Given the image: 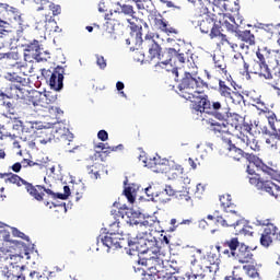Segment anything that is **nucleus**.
<instances>
[{
	"label": "nucleus",
	"mask_w": 280,
	"mask_h": 280,
	"mask_svg": "<svg viewBox=\"0 0 280 280\" xmlns=\"http://www.w3.org/2000/svg\"><path fill=\"white\" fill-rule=\"evenodd\" d=\"M171 171L173 172V176H180L182 174H185V168L180 166V164L171 163Z\"/></svg>",
	"instance_id": "50"
},
{
	"label": "nucleus",
	"mask_w": 280,
	"mask_h": 280,
	"mask_svg": "<svg viewBox=\"0 0 280 280\" xmlns=\"http://www.w3.org/2000/svg\"><path fill=\"white\" fill-rule=\"evenodd\" d=\"M218 25L221 27H225L228 32H234L235 34L240 30L238 24H231V15L225 13H218Z\"/></svg>",
	"instance_id": "23"
},
{
	"label": "nucleus",
	"mask_w": 280,
	"mask_h": 280,
	"mask_svg": "<svg viewBox=\"0 0 280 280\" xmlns=\"http://www.w3.org/2000/svg\"><path fill=\"white\" fill-rule=\"evenodd\" d=\"M151 20L154 23V27H156V30H160V32L167 34V36H170V34H178L177 28L171 26L170 22H167V20H165V18H163V14H161L160 12L152 13Z\"/></svg>",
	"instance_id": "15"
},
{
	"label": "nucleus",
	"mask_w": 280,
	"mask_h": 280,
	"mask_svg": "<svg viewBox=\"0 0 280 280\" xmlns=\"http://www.w3.org/2000/svg\"><path fill=\"white\" fill-rule=\"evenodd\" d=\"M160 3H164L166 8H175L176 10H180V7H176L174 2L170 0H160Z\"/></svg>",
	"instance_id": "62"
},
{
	"label": "nucleus",
	"mask_w": 280,
	"mask_h": 280,
	"mask_svg": "<svg viewBox=\"0 0 280 280\" xmlns=\"http://www.w3.org/2000/svg\"><path fill=\"white\" fill-rule=\"evenodd\" d=\"M217 224H221V226H240V224H244V220L236 219V222L233 224L226 223V220L222 217H217Z\"/></svg>",
	"instance_id": "49"
},
{
	"label": "nucleus",
	"mask_w": 280,
	"mask_h": 280,
	"mask_svg": "<svg viewBox=\"0 0 280 280\" xmlns=\"http://www.w3.org/2000/svg\"><path fill=\"white\" fill-rule=\"evenodd\" d=\"M202 89H209V84L202 79L194 77L190 72H185L177 86V93L179 97L187 100L202 91Z\"/></svg>",
	"instance_id": "5"
},
{
	"label": "nucleus",
	"mask_w": 280,
	"mask_h": 280,
	"mask_svg": "<svg viewBox=\"0 0 280 280\" xmlns=\"http://www.w3.org/2000/svg\"><path fill=\"white\" fill-rule=\"evenodd\" d=\"M229 150V156L230 159H233V161H242V159H246V161L249 163L246 167L247 174L249 176H257V172H262V174H266L267 176H280V170L277 166H268L266 163H264V160L261 158L253 154V153H246L244 150L237 148L232 140L230 142H225Z\"/></svg>",
	"instance_id": "3"
},
{
	"label": "nucleus",
	"mask_w": 280,
	"mask_h": 280,
	"mask_svg": "<svg viewBox=\"0 0 280 280\" xmlns=\"http://www.w3.org/2000/svg\"><path fill=\"white\" fill-rule=\"evenodd\" d=\"M142 163H144V167H148L154 174L172 172V162L167 159H161V156L142 160Z\"/></svg>",
	"instance_id": "11"
},
{
	"label": "nucleus",
	"mask_w": 280,
	"mask_h": 280,
	"mask_svg": "<svg viewBox=\"0 0 280 280\" xmlns=\"http://www.w3.org/2000/svg\"><path fill=\"white\" fill-rule=\"evenodd\" d=\"M177 198H178V200H185V202H189V200H191L189 192H179Z\"/></svg>",
	"instance_id": "61"
},
{
	"label": "nucleus",
	"mask_w": 280,
	"mask_h": 280,
	"mask_svg": "<svg viewBox=\"0 0 280 280\" xmlns=\"http://www.w3.org/2000/svg\"><path fill=\"white\" fill-rule=\"evenodd\" d=\"M212 115L215 119H219V121H224L226 117H229V108L228 107H222V103L220 102H212L211 104V109Z\"/></svg>",
	"instance_id": "26"
},
{
	"label": "nucleus",
	"mask_w": 280,
	"mask_h": 280,
	"mask_svg": "<svg viewBox=\"0 0 280 280\" xmlns=\"http://www.w3.org/2000/svg\"><path fill=\"white\" fill-rule=\"evenodd\" d=\"M260 244H261V246H265V248H268V246H270V244H272V230L271 229H265V231L260 237Z\"/></svg>",
	"instance_id": "41"
},
{
	"label": "nucleus",
	"mask_w": 280,
	"mask_h": 280,
	"mask_svg": "<svg viewBox=\"0 0 280 280\" xmlns=\"http://www.w3.org/2000/svg\"><path fill=\"white\" fill-rule=\"evenodd\" d=\"M223 121L226 122V125L229 126V128H231L233 132V130H240V126L244 121V118L235 113L229 114L228 109V116L225 117V119H223Z\"/></svg>",
	"instance_id": "29"
},
{
	"label": "nucleus",
	"mask_w": 280,
	"mask_h": 280,
	"mask_svg": "<svg viewBox=\"0 0 280 280\" xmlns=\"http://www.w3.org/2000/svg\"><path fill=\"white\" fill-rule=\"evenodd\" d=\"M272 230H271V237H276V240L278 242H280V232L279 229L275 225H271Z\"/></svg>",
	"instance_id": "60"
},
{
	"label": "nucleus",
	"mask_w": 280,
	"mask_h": 280,
	"mask_svg": "<svg viewBox=\"0 0 280 280\" xmlns=\"http://www.w3.org/2000/svg\"><path fill=\"white\" fill-rule=\"evenodd\" d=\"M130 213V215H128ZM126 215H128L129 220L127 221V224H130V226H154V220H144L143 213L137 212V211H130L126 212Z\"/></svg>",
	"instance_id": "19"
},
{
	"label": "nucleus",
	"mask_w": 280,
	"mask_h": 280,
	"mask_svg": "<svg viewBox=\"0 0 280 280\" xmlns=\"http://www.w3.org/2000/svg\"><path fill=\"white\" fill-rule=\"evenodd\" d=\"M256 58L250 65V73L262 80H275L272 71L280 65L279 50H272L268 46L258 47Z\"/></svg>",
	"instance_id": "2"
},
{
	"label": "nucleus",
	"mask_w": 280,
	"mask_h": 280,
	"mask_svg": "<svg viewBox=\"0 0 280 280\" xmlns=\"http://www.w3.org/2000/svg\"><path fill=\"white\" fill-rule=\"evenodd\" d=\"M213 10V4L211 2H208L206 5L202 4L200 7V14L203 16H210V15H218V13L211 12Z\"/></svg>",
	"instance_id": "47"
},
{
	"label": "nucleus",
	"mask_w": 280,
	"mask_h": 280,
	"mask_svg": "<svg viewBox=\"0 0 280 280\" xmlns=\"http://www.w3.org/2000/svg\"><path fill=\"white\" fill-rule=\"evenodd\" d=\"M12 235L13 237H21V240H25L26 242H30V236L25 235V233L19 231L16 228H12Z\"/></svg>",
	"instance_id": "51"
},
{
	"label": "nucleus",
	"mask_w": 280,
	"mask_h": 280,
	"mask_svg": "<svg viewBox=\"0 0 280 280\" xmlns=\"http://www.w3.org/2000/svg\"><path fill=\"white\" fill-rule=\"evenodd\" d=\"M192 56H194V54H191V51H189V50L184 51L183 49H178V50H176V54L174 55V62H176V60H178L180 65H185V62H189V59Z\"/></svg>",
	"instance_id": "38"
},
{
	"label": "nucleus",
	"mask_w": 280,
	"mask_h": 280,
	"mask_svg": "<svg viewBox=\"0 0 280 280\" xmlns=\"http://www.w3.org/2000/svg\"><path fill=\"white\" fill-rule=\"evenodd\" d=\"M51 139H54V131L50 128H45L38 132L36 142L47 145V143H51Z\"/></svg>",
	"instance_id": "35"
},
{
	"label": "nucleus",
	"mask_w": 280,
	"mask_h": 280,
	"mask_svg": "<svg viewBox=\"0 0 280 280\" xmlns=\"http://www.w3.org/2000/svg\"><path fill=\"white\" fill-rule=\"evenodd\" d=\"M49 174H52L54 176H62V166L60 165H52L48 168Z\"/></svg>",
	"instance_id": "52"
},
{
	"label": "nucleus",
	"mask_w": 280,
	"mask_h": 280,
	"mask_svg": "<svg viewBox=\"0 0 280 280\" xmlns=\"http://www.w3.org/2000/svg\"><path fill=\"white\" fill-rule=\"evenodd\" d=\"M45 110L49 113V115H52L54 117L58 118L60 115V109L57 106L50 105L49 107H45Z\"/></svg>",
	"instance_id": "53"
},
{
	"label": "nucleus",
	"mask_w": 280,
	"mask_h": 280,
	"mask_svg": "<svg viewBox=\"0 0 280 280\" xmlns=\"http://www.w3.org/2000/svg\"><path fill=\"white\" fill-rule=\"evenodd\" d=\"M5 183H12L13 185H18V187H21L25 185L26 191L32 196L35 200L38 202H43V197L45 196V192L50 196V198H56V192L54 190L46 188L43 185H32L27 183L25 179L21 178V176H11L5 179ZM45 192H39V191Z\"/></svg>",
	"instance_id": "6"
},
{
	"label": "nucleus",
	"mask_w": 280,
	"mask_h": 280,
	"mask_svg": "<svg viewBox=\"0 0 280 280\" xmlns=\"http://www.w3.org/2000/svg\"><path fill=\"white\" fill-rule=\"evenodd\" d=\"M37 12H39V16H42L45 25H47L48 23H54V16L62 14V7L54 2H46L37 8Z\"/></svg>",
	"instance_id": "13"
},
{
	"label": "nucleus",
	"mask_w": 280,
	"mask_h": 280,
	"mask_svg": "<svg viewBox=\"0 0 280 280\" xmlns=\"http://www.w3.org/2000/svg\"><path fill=\"white\" fill-rule=\"evenodd\" d=\"M219 200L221 202V207H223V209L226 213H232V215H233V218H235V220H240V215L237 214V212L235 210H233L235 205H233L231 202V195L220 196Z\"/></svg>",
	"instance_id": "31"
},
{
	"label": "nucleus",
	"mask_w": 280,
	"mask_h": 280,
	"mask_svg": "<svg viewBox=\"0 0 280 280\" xmlns=\"http://www.w3.org/2000/svg\"><path fill=\"white\" fill-rule=\"evenodd\" d=\"M97 137L101 141H108V132L106 130H100Z\"/></svg>",
	"instance_id": "59"
},
{
	"label": "nucleus",
	"mask_w": 280,
	"mask_h": 280,
	"mask_svg": "<svg viewBox=\"0 0 280 280\" xmlns=\"http://www.w3.org/2000/svg\"><path fill=\"white\" fill-rule=\"evenodd\" d=\"M233 63L235 65V68L241 73V75H250V65L244 60V56L242 54L234 55Z\"/></svg>",
	"instance_id": "24"
},
{
	"label": "nucleus",
	"mask_w": 280,
	"mask_h": 280,
	"mask_svg": "<svg viewBox=\"0 0 280 280\" xmlns=\"http://www.w3.org/2000/svg\"><path fill=\"white\" fill-rule=\"evenodd\" d=\"M57 198L59 200H68L69 198L67 197V195L62 194V192H55V197H52V200H57Z\"/></svg>",
	"instance_id": "63"
},
{
	"label": "nucleus",
	"mask_w": 280,
	"mask_h": 280,
	"mask_svg": "<svg viewBox=\"0 0 280 280\" xmlns=\"http://www.w3.org/2000/svg\"><path fill=\"white\" fill-rule=\"evenodd\" d=\"M236 36L238 40H242L249 47H253L256 45L255 34L250 32V30L241 31L240 28L236 31Z\"/></svg>",
	"instance_id": "30"
},
{
	"label": "nucleus",
	"mask_w": 280,
	"mask_h": 280,
	"mask_svg": "<svg viewBox=\"0 0 280 280\" xmlns=\"http://www.w3.org/2000/svg\"><path fill=\"white\" fill-rule=\"evenodd\" d=\"M96 65L100 69H106V59H104V56L96 55Z\"/></svg>",
	"instance_id": "54"
},
{
	"label": "nucleus",
	"mask_w": 280,
	"mask_h": 280,
	"mask_svg": "<svg viewBox=\"0 0 280 280\" xmlns=\"http://www.w3.org/2000/svg\"><path fill=\"white\" fill-rule=\"evenodd\" d=\"M238 139L242 143L246 145V148H250L254 152H259L261 147L259 145V141L255 138H248V136H238Z\"/></svg>",
	"instance_id": "37"
},
{
	"label": "nucleus",
	"mask_w": 280,
	"mask_h": 280,
	"mask_svg": "<svg viewBox=\"0 0 280 280\" xmlns=\"http://www.w3.org/2000/svg\"><path fill=\"white\" fill-rule=\"evenodd\" d=\"M98 237L103 246H106L108 250H110V248L117 250V248H126V246H129L131 250H137V253H140L141 255H145V253L150 252L153 255L161 253L159 241L156 240V236H153L152 234H144L143 236H137L133 240H126L121 238L119 230H112L110 232H106L105 235L101 234Z\"/></svg>",
	"instance_id": "1"
},
{
	"label": "nucleus",
	"mask_w": 280,
	"mask_h": 280,
	"mask_svg": "<svg viewBox=\"0 0 280 280\" xmlns=\"http://www.w3.org/2000/svg\"><path fill=\"white\" fill-rule=\"evenodd\" d=\"M268 121H269L270 128L273 129L275 132H277V127H275V121H277V115L271 114L270 116H268Z\"/></svg>",
	"instance_id": "57"
},
{
	"label": "nucleus",
	"mask_w": 280,
	"mask_h": 280,
	"mask_svg": "<svg viewBox=\"0 0 280 280\" xmlns=\"http://www.w3.org/2000/svg\"><path fill=\"white\" fill-rule=\"evenodd\" d=\"M130 30L131 32H137V37H141V25H137L135 23H130Z\"/></svg>",
	"instance_id": "58"
},
{
	"label": "nucleus",
	"mask_w": 280,
	"mask_h": 280,
	"mask_svg": "<svg viewBox=\"0 0 280 280\" xmlns=\"http://www.w3.org/2000/svg\"><path fill=\"white\" fill-rule=\"evenodd\" d=\"M214 67L215 69H219V71H222V73L226 74V63L224 61H215Z\"/></svg>",
	"instance_id": "55"
},
{
	"label": "nucleus",
	"mask_w": 280,
	"mask_h": 280,
	"mask_svg": "<svg viewBox=\"0 0 280 280\" xmlns=\"http://www.w3.org/2000/svg\"><path fill=\"white\" fill-rule=\"evenodd\" d=\"M219 94L221 97H224L225 100H230L233 104H235V100H237V104L244 100V95H242L240 92L232 91L229 85H226V82L219 80Z\"/></svg>",
	"instance_id": "16"
},
{
	"label": "nucleus",
	"mask_w": 280,
	"mask_h": 280,
	"mask_svg": "<svg viewBox=\"0 0 280 280\" xmlns=\"http://www.w3.org/2000/svg\"><path fill=\"white\" fill-rule=\"evenodd\" d=\"M45 36L38 37H30L24 35L22 37V47L24 48V60L26 62H32V60H36L37 62H47L49 58H51V54L45 48H43V40H45Z\"/></svg>",
	"instance_id": "4"
},
{
	"label": "nucleus",
	"mask_w": 280,
	"mask_h": 280,
	"mask_svg": "<svg viewBox=\"0 0 280 280\" xmlns=\"http://www.w3.org/2000/svg\"><path fill=\"white\" fill-rule=\"evenodd\" d=\"M141 45L144 49L149 48L148 56L143 55L141 61L148 62L149 65L153 62L154 67H156L163 48L154 40V35L152 33L147 34L144 39L141 40Z\"/></svg>",
	"instance_id": "7"
},
{
	"label": "nucleus",
	"mask_w": 280,
	"mask_h": 280,
	"mask_svg": "<svg viewBox=\"0 0 280 280\" xmlns=\"http://www.w3.org/2000/svg\"><path fill=\"white\" fill-rule=\"evenodd\" d=\"M232 257L237 259L240 264H250L253 261V252H250V247L248 245L241 243L235 256Z\"/></svg>",
	"instance_id": "20"
},
{
	"label": "nucleus",
	"mask_w": 280,
	"mask_h": 280,
	"mask_svg": "<svg viewBox=\"0 0 280 280\" xmlns=\"http://www.w3.org/2000/svg\"><path fill=\"white\" fill-rule=\"evenodd\" d=\"M250 185H254L258 191H266L269 194V196H275V192L272 191V187H275V184L270 180H266L261 177H249Z\"/></svg>",
	"instance_id": "18"
},
{
	"label": "nucleus",
	"mask_w": 280,
	"mask_h": 280,
	"mask_svg": "<svg viewBox=\"0 0 280 280\" xmlns=\"http://www.w3.org/2000/svg\"><path fill=\"white\" fill-rule=\"evenodd\" d=\"M42 75L48 82L50 89L54 91H62V88L65 86V68L58 66L54 68V70L50 69H42Z\"/></svg>",
	"instance_id": "8"
},
{
	"label": "nucleus",
	"mask_w": 280,
	"mask_h": 280,
	"mask_svg": "<svg viewBox=\"0 0 280 280\" xmlns=\"http://www.w3.org/2000/svg\"><path fill=\"white\" fill-rule=\"evenodd\" d=\"M14 67H16L15 72L19 74V78H25L26 80H30V74H27V66L16 63Z\"/></svg>",
	"instance_id": "48"
},
{
	"label": "nucleus",
	"mask_w": 280,
	"mask_h": 280,
	"mask_svg": "<svg viewBox=\"0 0 280 280\" xmlns=\"http://www.w3.org/2000/svg\"><path fill=\"white\" fill-rule=\"evenodd\" d=\"M255 126H253V124H248L246 121L242 122L238 127L240 135L237 136L240 137H247L246 135H253V130H254V135H261V125L259 124V121H255L254 122Z\"/></svg>",
	"instance_id": "21"
},
{
	"label": "nucleus",
	"mask_w": 280,
	"mask_h": 280,
	"mask_svg": "<svg viewBox=\"0 0 280 280\" xmlns=\"http://www.w3.org/2000/svg\"><path fill=\"white\" fill-rule=\"evenodd\" d=\"M175 191L172 189V186H166L165 188L158 186V192L155 195V200L158 202H162L163 205H166V202H170L172 200V196H174Z\"/></svg>",
	"instance_id": "25"
},
{
	"label": "nucleus",
	"mask_w": 280,
	"mask_h": 280,
	"mask_svg": "<svg viewBox=\"0 0 280 280\" xmlns=\"http://www.w3.org/2000/svg\"><path fill=\"white\" fill-rule=\"evenodd\" d=\"M14 21L18 25H23V19L15 8L10 7L8 3H0V28L5 30Z\"/></svg>",
	"instance_id": "10"
},
{
	"label": "nucleus",
	"mask_w": 280,
	"mask_h": 280,
	"mask_svg": "<svg viewBox=\"0 0 280 280\" xmlns=\"http://www.w3.org/2000/svg\"><path fill=\"white\" fill-rule=\"evenodd\" d=\"M4 78L8 80V82H12V84H18L19 86H27V84H30V79L19 77L15 70L12 72H7Z\"/></svg>",
	"instance_id": "32"
},
{
	"label": "nucleus",
	"mask_w": 280,
	"mask_h": 280,
	"mask_svg": "<svg viewBox=\"0 0 280 280\" xmlns=\"http://www.w3.org/2000/svg\"><path fill=\"white\" fill-rule=\"evenodd\" d=\"M225 244L226 246H229L232 257H235V254L237 253V248L242 246V243L237 240V237L226 241Z\"/></svg>",
	"instance_id": "42"
},
{
	"label": "nucleus",
	"mask_w": 280,
	"mask_h": 280,
	"mask_svg": "<svg viewBox=\"0 0 280 280\" xmlns=\"http://www.w3.org/2000/svg\"><path fill=\"white\" fill-rule=\"evenodd\" d=\"M0 97H7V100H23L25 97V89L19 84H11L3 91H0Z\"/></svg>",
	"instance_id": "17"
},
{
	"label": "nucleus",
	"mask_w": 280,
	"mask_h": 280,
	"mask_svg": "<svg viewBox=\"0 0 280 280\" xmlns=\"http://www.w3.org/2000/svg\"><path fill=\"white\" fill-rule=\"evenodd\" d=\"M210 126L211 132L215 135V137H219V139H222L225 143H231V137H233V131L231 127L226 124V120L223 122H219L215 120H209L208 121Z\"/></svg>",
	"instance_id": "14"
},
{
	"label": "nucleus",
	"mask_w": 280,
	"mask_h": 280,
	"mask_svg": "<svg viewBox=\"0 0 280 280\" xmlns=\"http://www.w3.org/2000/svg\"><path fill=\"white\" fill-rule=\"evenodd\" d=\"M45 30L50 34H60L62 32V28L58 26V22H56V20H54V22H48V24H45Z\"/></svg>",
	"instance_id": "43"
},
{
	"label": "nucleus",
	"mask_w": 280,
	"mask_h": 280,
	"mask_svg": "<svg viewBox=\"0 0 280 280\" xmlns=\"http://www.w3.org/2000/svg\"><path fill=\"white\" fill-rule=\"evenodd\" d=\"M35 97H38V100L33 102V106H40V108H49V106H52L51 104H56V101L58 97L51 93L47 94H40L37 93Z\"/></svg>",
	"instance_id": "22"
},
{
	"label": "nucleus",
	"mask_w": 280,
	"mask_h": 280,
	"mask_svg": "<svg viewBox=\"0 0 280 280\" xmlns=\"http://www.w3.org/2000/svg\"><path fill=\"white\" fill-rule=\"evenodd\" d=\"M257 32L261 40H270L275 36V25L266 24L259 27Z\"/></svg>",
	"instance_id": "36"
},
{
	"label": "nucleus",
	"mask_w": 280,
	"mask_h": 280,
	"mask_svg": "<svg viewBox=\"0 0 280 280\" xmlns=\"http://www.w3.org/2000/svg\"><path fill=\"white\" fill-rule=\"evenodd\" d=\"M21 167H22V165H21V163H19V162L12 165V170H13L15 173L21 172Z\"/></svg>",
	"instance_id": "64"
},
{
	"label": "nucleus",
	"mask_w": 280,
	"mask_h": 280,
	"mask_svg": "<svg viewBox=\"0 0 280 280\" xmlns=\"http://www.w3.org/2000/svg\"><path fill=\"white\" fill-rule=\"evenodd\" d=\"M118 14H125L126 16H135V14H137V12L135 11V8L130 4H122L120 7V12H118Z\"/></svg>",
	"instance_id": "45"
},
{
	"label": "nucleus",
	"mask_w": 280,
	"mask_h": 280,
	"mask_svg": "<svg viewBox=\"0 0 280 280\" xmlns=\"http://www.w3.org/2000/svg\"><path fill=\"white\" fill-rule=\"evenodd\" d=\"M26 268L27 267L25 265H15L12 267V269L8 270L4 273V277H7L8 279L25 280V275H23V270H25Z\"/></svg>",
	"instance_id": "33"
},
{
	"label": "nucleus",
	"mask_w": 280,
	"mask_h": 280,
	"mask_svg": "<svg viewBox=\"0 0 280 280\" xmlns=\"http://www.w3.org/2000/svg\"><path fill=\"white\" fill-rule=\"evenodd\" d=\"M207 270L211 272V267L206 266L203 268L202 265L192 264L191 275L188 276V279H205V273L207 272Z\"/></svg>",
	"instance_id": "34"
},
{
	"label": "nucleus",
	"mask_w": 280,
	"mask_h": 280,
	"mask_svg": "<svg viewBox=\"0 0 280 280\" xmlns=\"http://www.w3.org/2000/svg\"><path fill=\"white\" fill-rule=\"evenodd\" d=\"M199 30L202 34H209L210 38L220 36V24H218L217 15L205 16L199 23Z\"/></svg>",
	"instance_id": "12"
},
{
	"label": "nucleus",
	"mask_w": 280,
	"mask_h": 280,
	"mask_svg": "<svg viewBox=\"0 0 280 280\" xmlns=\"http://www.w3.org/2000/svg\"><path fill=\"white\" fill-rule=\"evenodd\" d=\"M186 100L190 102V110L197 115H202L203 113H209V110H211V101L209 100V95L205 94V91L202 90Z\"/></svg>",
	"instance_id": "9"
},
{
	"label": "nucleus",
	"mask_w": 280,
	"mask_h": 280,
	"mask_svg": "<svg viewBox=\"0 0 280 280\" xmlns=\"http://www.w3.org/2000/svg\"><path fill=\"white\" fill-rule=\"evenodd\" d=\"M7 100L8 97H0L2 106H4V108L8 110V113H10V115H14V108H16V106L14 105V102H10Z\"/></svg>",
	"instance_id": "46"
},
{
	"label": "nucleus",
	"mask_w": 280,
	"mask_h": 280,
	"mask_svg": "<svg viewBox=\"0 0 280 280\" xmlns=\"http://www.w3.org/2000/svg\"><path fill=\"white\" fill-rule=\"evenodd\" d=\"M243 270H245L246 275L252 279H257V277H259V272L254 265H244Z\"/></svg>",
	"instance_id": "44"
},
{
	"label": "nucleus",
	"mask_w": 280,
	"mask_h": 280,
	"mask_svg": "<svg viewBox=\"0 0 280 280\" xmlns=\"http://www.w3.org/2000/svg\"><path fill=\"white\" fill-rule=\"evenodd\" d=\"M125 189H124V196L127 198L128 202L132 205L135 200H137V191H139V185L137 184H129L128 179L124 182Z\"/></svg>",
	"instance_id": "28"
},
{
	"label": "nucleus",
	"mask_w": 280,
	"mask_h": 280,
	"mask_svg": "<svg viewBox=\"0 0 280 280\" xmlns=\"http://www.w3.org/2000/svg\"><path fill=\"white\" fill-rule=\"evenodd\" d=\"M98 150H102L104 154H110V152H117V150H124V144H118L115 147L108 145V143L101 142L96 145Z\"/></svg>",
	"instance_id": "40"
},
{
	"label": "nucleus",
	"mask_w": 280,
	"mask_h": 280,
	"mask_svg": "<svg viewBox=\"0 0 280 280\" xmlns=\"http://www.w3.org/2000/svg\"><path fill=\"white\" fill-rule=\"evenodd\" d=\"M174 56H176L175 48H166L161 50L156 67H161V65H163V67H167V65L174 60Z\"/></svg>",
	"instance_id": "27"
},
{
	"label": "nucleus",
	"mask_w": 280,
	"mask_h": 280,
	"mask_svg": "<svg viewBox=\"0 0 280 280\" xmlns=\"http://www.w3.org/2000/svg\"><path fill=\"white\" fill-rule=\"evenodd\" d=\"M221 38V43H226L228 45H231L232 49H235V47H237V44H232L229 38H226L225 34H222V31H220V34L218 35Z\"/></svg>",
	"instance_id": "56"
},
{
	"label": "nucleus",
	"mask_w": 280,
	"mask_h": 280,
	"mask_svg": "<svg viewBox=\"0 0 280 280\" xmlns=\"http://www.w3.org/2000/svg\"><path fill=\"white\" fill-rule=\"evenodd\" d=\"M158 190H159V185H155V184H150L147 188H144V194L149 202L150 201L159 202V200H156Z\"/></svg>",
	"instance_id": "39"
}]
</instances>
